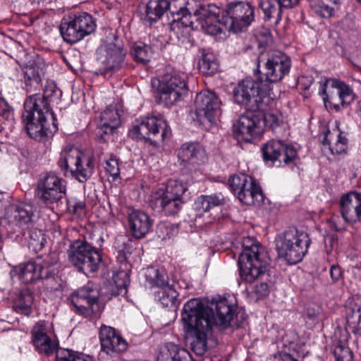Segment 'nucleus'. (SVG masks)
Returning a JSON list of instances; mask_svg holds the SVG:
<instances>
[{
    "label": "nucleus",
    "instance_id": "nucleus-21",
    "mask_svg": "<svg viewBox=\"0 0 361 361\" xmlns=\"http://www.w3.org/2000/svg\"><path fill=\"white\" fill-rule=\"evenodd\" d=\"M47 324L44 321L37 322L31 331L32 342L35 349L40 354L50 355L56 353L58 343L52 340L48 335Z\"/></svg>",
    "mask_w": 361,
    "mask_h": 361
},
{
    "label": "nucleus",
    "instance_id": "nucleus-4",
    "mask_svg": "<svg viewBox=\"0 0 361 361\" xmlns=\"http://www.w3.org/2000/svg\"><path fill=\"white\" fill-rule=\"evenodd\" d=\"M243 246L238 262L239 274L243 281L251 283L265 275L269 259L264 249L257 244Z\"/></svg>",
    "mask_w": 361,
    "mask_h": 361
},
{
    "label": "nucleus",
    "instance_id": "nucleus-57",
    "mask_svg": "<svg viewBox=\"0 0 361 361\" xmlns=\"http://www.w3.org/2000/svg\"><path fill=\"white\" fill-rule=\"evenodd\" d=\"M206 196L212 207L222 205L225 202V198L221 193H217Z\"/></svg>",
    "mask_w": 361,
    "mask_h": 361
},
{
    "label": "nucleus",
    "instance_id": "nucleus-39",
    "mask_svg": "<svg viewBox=\"0 0 361 361\" xmlns=\"http://www.w3.org/2000/svg\"><path fill=\"white\" fill-rule=\"evenodd\" d=\"M146 281L150 287H158L159 289L168 284V277L164 271L154 267H149L145 273Z\"/></svg>",
    "mask_w": 361,
    "mask_h": 361
},
{
    "label": "nucleus",
    "instance_id": "nucleus-3",
    "mask_svg": "<svg viewBox=\"0 0 361 361\" xmlns=\"http://www.w3.org/2000/svg\"><path fill=\"white\" fill-rule=\"evenodd\" d=\"M184 73L172 71L166 73L159 80H152L154 87L157 84V103L170 107L183 99L188 93Z\"/></svg>",
    "mask_w": 361,
    "mask_h": 361
},
{
    "label": "nucleus",
    "instance_id": "nucleus-44",
    "mask_svg": "<svg viewBox=\"0 0 361 361\" xmlns=\"http://www.w3.org/2000/svg\"><path fill=\"white\" fill-rule=\"evenodd\" d=\"M45 242L46 240L41 230L32 228L28 231L27 244L30 250L37 252L43 248Z\"/></svg>",
    "mask_w": 361,
    "mask_h": 361
},
{
    "label": "nucleus",
    "instance_id": "nucleus-20",
    "mask_svg": "<svg viewBox=\"0 0 361 361\" xmlns=\"http://www.w3.org/2000/svg\"><path fill=\"white\" fill-rule=\"evenodd\" d=\"M255 111L246 113L240 116L233 124V131L237 135H241V139L250 142L262 131V121L259 115Z\"/></svg>",
    "mask_w": 361,
    "mask_h": 361
},
{
    "label": "nucleus",
    "instance_id": "nucleus-1",
    "mask_svg": "<svg viewBox=\"0 0 361 361\" xmlns=\"http://www.w3.org/2000/svg\"><path fill=\"white\" fill-rule=\"evenodd\" d=\"M221 13L220 7L207 4L197 10L195 15L201 23V28L209 35H216L226 31L234 33L245 30L255 19V8L247 1H233L228 3Z\"/></svg>",
    "mask_w": 361,
    "mask_h": 361
},
{
    "label": "nucleus",
    "instance_id": "nucleus-41",
    "mask_svg": "<svg viewBox=\"0 0 361 361\" xmlns=\"http://www.w3.org/2000/svg\"><path fill=\"white\" fill-rule=\"evenodd\" d=\"M114 247L118 252V258L121 262H128L133 250L130 240L125 235L117 237L114 242Z\"/></svg>",
    "mask_w": 361,
    "mask_h": 361
},
{
    "label": "nucleus",
    "instance_id": "nucleus-33",
    "mask_svg": "<svg viewBox=\"0 0 361 361\" xmlns=\"http://www.w3.org/2000/svg\"><path fill=\"white\" fill-rule=\"evenodd\" d=\"M42 271L38 264L32 262L20 264L18 268L19 279L25 283H32L44 276Z\"/></svg>",
    "mask_w": 361,
    "mask_h": 361
},
{
    "label": "nucleus",
    "instance_id": "nucleus-28",
    "mask_svg": "<svg viewBox=\"0 0 361 361\" xmlns=\"http://www.w3.org/2000/svg\"><path fill=\"white\" fill-rule=\"evenodd\" d=\"M324 146H327L332 154H341L346 152L348 139L338 129L327 130L322 140Z\"/></svg>",
    "mask_w": 361,
    "mask_h": 361
},
{
    "label": "nucleus",
    "instance_id": "nucleus-43",
    "mask_svg": "<svg viewBox=\"0 0 361 361\" xmlns=\"http://www.w3.org/2000/svg\"><path fill=\"white\" fill-rule=\"evenodd\" d=\"M187 190V187L181 182L176 180H169L165 190L159 191L160 194L183 200V195Z\"/></svg>",
    "mask_w": 361,
    "mask_h": 361
},
{
    "label": "nucleus",
    "instance_id": "nucleus-58",
    "mask_svg": "<svg viewBox=\"0 0 361 361\" xmlns=\"http://www.w3.org/2000/svg\"><path fill=\"white\" fill-rule=\"evenodd\" d=\"M330 275L334 283L338 281L342 275L340 267L332 265L330 269Z\"/></svg>",
    "mask_w": 361,
    "mask_h": 361
},
{
    "label": "nucleus",
    "instance_id": "nucleus-11",
    "mask_svg": "<svg viewBox=\"0 0 361 361\" xmlns=\"http://www.w3.org/2000/svg\"><path fill=\"white\" fill-rule=\"evenodd\" d=\"M133 139L149 141L152 145H157L159 141H164L171 135V128L166 121L156 116L145 117L133 126L129 131Z\"/></svg>",
    "mask_w": 361,
    "mask_h": 361
},
{
    "label": "nucleus",
    "instance_id": "nucleus-55",
    "mask_svg": "<svg viewBox=\"0 0 361 361\" xmlns=\"http://www.w3.org/2000/svg\"><path fill=\"white\" fill-rule=\"evenodd\" d=\"M0 116L8 120L13 116V109L8 104L0 97Z\"/></svg>",
    "mask_w": 361,
    "mask_h": 361
},
{
    "label": "nucleus",
    "instance_id": "nucleus-25",
    "mask_svg": "<svg viewBox=\"0 0 361 361\" xmlns=\"http://www.w3.org/2000/svg\"><path fill=\"white\" fill-rule=\"evenodd\" d=\"M184 202L180 199L169 197L157 192L151 195L149 206L154 211L161 212L166 216H173L182 209Z\"/></svg>",
    "mask_w": 361,
    "mask_h": 361
},
{
    "label": "nucleus",
    "instance_id": "nucleus-32",
    "mask_svg": "<svg viewBox=\"0 0 361 361\" xmlns=\"http://www.w3.org/2000/svg\"><path fill=\"white\" fill-rule=\"evenodd\" d=\"M207 4L200 5L198 8L194 11L193 16L188 13L187 8L183 7H180L179 10L176 12L172 11L171 13L174 16V19L171 23V27L173 30H180V29H188L190 27H192L193 20L192 18H195V20L199 22L201 25L200 21L197 18L195 13L198 10L200 6H206Z\"/></svg>",
    "mask_w": 361,
    "mask_h": 361
},
{
    "label": "nucleus",
    "instance_id": "nucleus-30",
    "mask_svg": "<svg viewBox=\"0 0 361 361\" xmlns=\"http://www.w3.org/2000/svg\"><path fill=\"white\" fill-rule=\"evenodd\" d=\"M346 319L355 334L361 335V298L349 302L346 309Z\"/></svg>",
    "mask_w": 361,
    "mask_h": 361
},
{
    "label": "nucleus",
    "instance_id": "nucleus-62",
    "mask_svg": "<svg viewBox=\"0 0 361 361\" xmlns=\"http://www.w3.org/2000/svg\"><path fill=\"white\" fill-rule=\"evenodd\" d=\"M281 6L286 8H291L298 4L300 0H278Z\"/></svg>",
    "mask_w": 361,
    "mask_h": 361
},
{
    "label": "nucleus",
    "instance_id": "nucleus-42",
    "mask_svg": "<svg viewBox=\"0 0 361 361\" xmlns=\"http://www.w3.org/2000/svg\"><path fill=\"white\" fill-rule=\"evenodd\" d=\"M34 302L33 293L30 289L26 288L21 290L18 299L16 303V307L25 314H29L30 308Z\"/></svg>",
    "mask_w": 361,
    "mask_h": 361
},
{
    "label": "nucleus",
    "instance_id": "nucleus-8",
    "mask_svg": "<svg viewBox=\"0 0 361 361\" xmlns=\"http://www.w3.org/2000/svg\"><path fill=\"white\" fill-rule=\"evenodd\" d=\"M58 164L63 171H70L80 183H85L90 178L94 167L90 157H86L78 148L72 145L64 147Z\"/></svg>",
    "mask_w": 361,
    "mask_h": 361
},
{
    "label": "nucleus",
    "instance_id": "nucleus-38",
    "mask_svg": "<svg viewBox=\"0 0 361 361\" xmlns=\"http://www.w3.org/2000/svg\"><path fill=\"white\" fill-rule=\"evenodd\" d=\"M198 66L202 74L212 75L218 72L219 63L213 54L206 53L202 54Z\"/></svg>",
    "mask_w": 361,
    "mask_h": 361
},
{
    "label": "nucleus",
    "instance_id": "nucleus-51",
    "mask_svg": "<svg viewBox=\"0 0 361 361\" xmlns=\"http://www.w3.org/2000/svg\"><path fill=\"white\" fill-rule=\"evenodd\" d=\"M105 171L111 176L114 179L120 174L119 160L115 156L111 155L105 161Z\"/></svg>",
    "mask_w": 361,
    "mask_h": 361
},
{
    "label": "nucleus",
    "instance_id": "nucleus-35",
    "mask_svg": "<svg viewBox=\"0 0 361 361\" xmlns=\"http://www.w3.org/2000/svg\"><path fill=\"white\" fill-rule=\"evenodd\" d=\"M170 9L169 0H149L146 5V15L149 20L155 21Z\"/></svg>",
    "mask_w": 361,
    "mask_h": 361
},
{
    "label": "nucleus",
    "instance_id": "nucleus-37",
    "mask_svg": "<svg viewBox=\"0 0 361 361\" xmlns=\"http://www.w3.org/2000/svg\"><path fill=\"white\" fill-rule=\"evenodd\" d=\"M260 6L267 20L273 18L275 20V24L279 23L281 19L283 6L279 5L278 0H262Z\"/></svg>",
    "mask_w": 361,
    "mask_h": 361
},
{
    "label": "nucleus",
    "instance_id": "nucleus-50",
    "mask_svg": "<svg viewBox=\"0 0 361 361\" xmlns=\"http://www.w3.org/2000/svg\"><path fill=\"white\" fill-rule=\"evenodd\" d=\"M334 354L337 361L353 360V353L345 344L338 343L334 348Z\"/></svg>",
    "mask_w": 361,
    "mask_h": 361
},
{
    "label": "nucleus",
    "instance_id": "nucleus-45",
    "mask_svg": "<svg viewBox=\"0 0 361 361\" xmlns=\"http://www.w3.org/2000/svg\"><path fill=\"white\" fill-rule=\"evenodd\" d=\"M92 357L73 351L68 349L61 348L57 350L55 361H92Z\"/></svg>",
    "mask_w": 361,
    "mask_h": 361
},
{
    "label": "nucleus",
    "instance_id": "nucleus-19",
    "mask_svg": "<svg viewBox=\"0 0 361 361\" xmlns=\"http://www.w3.org/2000/svg\"><path fill=\"white\" fill-rule=\"evenodd\" d=\"M328 80L321 82L319 83V93L322 96V99L324 104L329 103L334 106L336 109H339L340 102L341 106L350 104L354 100V94L353 90L349 86L343 82H339L335 88L330 91L329 93L326 92Z\"/></svg>",
    "mask_w": 361,
    "mask_h": 361
},
{
    "label": "nucleus",
    "instance_id": "nucleus-24",
    "mask_svg": "<svg viewBox=\"0 0 361 361\" xmlns=\"http://www.w3.org/2000/svg\"><path fill=\"white\" fill-rule=\"evenodd\" d=\"M128 222L132 235L141 239L149 233L154 220L145 212L132 209L128 212Z\"/></svg>",
    "mask_w": 361,
    "mask_h": 361
},
{
    "label": "nucleus",
    "instance_id": "nucleus-56",
    "mask_svg": "<svg viewBox=\"0 0 361 361\" xmlns=\"http://www.w3.org/2000/svg\"><path fill=\"white\" fill-rule=\"evenodd\" d=\"M196 209L204 212L211 209V205L206 195L199 197L195 202Z\"/></svg>",
    "mask_w": 361,
    "mask_h": 361
},
{
    "label": "nucleus",
    "instance_id": "nucleus-13",
    "mask_svg": "<svg viewBox=\"0 0 361 361\" xmlns=\"http://www.w3.org/2000/svg\"><path fill=\"white\" fill-rule=\"evenodd\" d=\"M228 182L233 193L242 203L257 207L263 204L264 197L260 186L245 174L233 176Z\"/></svg>",
    "mask_w": 361,
    "mask_h": 361
},
{
    "label": "nucleus",
    "instance_id": "nucleus-18",
    "mask_svg": "<svg viewBox=\"0 0 361 361\" xmlns=\"http://www.w3.org/2000/svg\"><path fill=\"white\" fill-rule=\"evenodd\" d=\"M221 102L217 95L212 91L204 90L195 97V114L198 119L203 118L213 122L221 114Z\"/></svg>",
    "mask_w": 361,
    "mask_h": 361
},
{
    "label": "nucleus",
    "instance_id": "nucleus-48",
    "mask_svg": "<svg viewBox=\"0 0 361 361\" xmlns=\"http://www.w3.org/2000/svg\"><path fill=\"white\" fill-rule=\"evenodd\" d=\"M42 61V59L41 58L37 56L35 60L30 61L28 63L26 64L24 73L28 80H35L36 81L39 80L40 71L42 70L40 67Z\"/></svg>",
    "mask_w": 361,
    "mask_h": 361
},
{
    "label": "nucleus",
    "instance_id": "nucleus-61",
    "mask_svg": "<svg viewBox=\"0 0 361 361\" xmlns=\"http://www.w3.org/2000/svg\"><path fill=\"white\" fill-rule=\"evenodd\" d=\"M115 283L118 287V290L113 293L114 295H125L127 293V281L125 280L121 283H119L118 281L115 279Z\"/></svg>",
    "mask_w": 361,
    "mask_h": 361
},
{
    "label": "nucleus",
    "instance_id": "nucleus-23",
    "mask_svg": "<svg viewBox=\"0 0 361 361\" xmlns=\"http://www.w3.org/2000/svg\"><path fill=\"white\" fill-rule=\"evenodd\" d=\"M99 339L103 351L107 354L119 353L127 348L125 339L111 326H101Z\"/></svg>",
    "mask_w": 361,
    "mask_h": 361
},
{
    "label": "nucleus",
    "instance_id": "nucleus-15",
    "mask_svg": "<svg viewBox=\"0 0 361 361\" xmlns=\"http://www.w3.org/2000/svg\"><path fill=\"white\" fill-rule=\"evenodd\" d=\"M264 89L262 82L252 79H245L240 82L233 90L235 102L245 106L252 111H255L262 102Z\"/></svg>",
    "mask_w": 361,
    "mask_h": 361
},
{
    "label": "nucleus",
    "instance_id": "nucleus-26",
    "mask_svg": "<svg viewBox=\"0 0 361 361\" xmlns=\"http://www.w3.org/2000/svg\"><path fill=\"white\" fill-rule=\"evenodd\" d=\"M119 125L120 116L117 110L111 107L107 108L100 114L95 134L101 140L106 141V136L112 134Z\"/></svg>",
    "mask_w": 361,
    "mask_h": 361
},
{
    "label": "nucleus",
    "instance_id": "nucleus-31",
    "mask_svg": "<svg viewBox=\"0 0 361 361\" xmlns=\"http://www.w3.org/2000/svg\"><path fill=\"white\" fill-rule=\"evenodd\" d=\"M34 217L32 206L27 204L17 205L8 214L9 221L19 226H29L34 221Z\"/></svg>",
    "mask_w": 361,
    "mask_h": 361
},
{
    "label": "nucleus",
    "instance_id": "nucleus-63",
    "mask_svg": "<svg viewBox=\"0 0 361 361\" xmlns=\"http://www.w3.org/2000/svg\"><path fill=\"white\" fill-rule=\"evenodd\" d=\"M85 204L82 201L75 202L73 205V212L75 213L82 212L85 209Z\"/></svg>",
    "mask_w": 361,
    "mask_h": 361
},
{
    "label": "nucleus",
    "instance_id": "nucleus-64",
    "mask_svg": "<svg viewBox=\"0 0 361 361\" xmlns=\"http://www.w3.org/2000/svg\"><path fill=\"white\" fill-rule=\"evenodd\" d=\"M356 113L361 118V100L357 103Z\"/></svg>",
    "mask_w": 361,
    "mask_h": 361
},
{
    "label": "nucleus",
    "instance_id": "nucleus-27",
    "mask_svg": "<svg viewBox=\"0 0 361 361\" xmlns=\"http://www.w3.org/2000/svg\"><path fill=\"white\" fill-rule=\"evenodd\" d=\"M178 157L182 162L192 166L200 165L206 161L204 150L196 144H183L178 152Z\"/></svg>",
    "mask_w": 361,
    "mask_h": 361
},
{
    "label": "nucleus",
    "instance_id": "nucleus-17",
    "mask_svg": "<svg viewBox=\"0 0 361 361\" xmlns=\"http://www.w3.org/2000/svg\"><path fill=\"white\" fill-rule=\"evenodd\" d=\"M263 159L271 164L279 162L289 164L297 157V151L291 145H287L281 140H271L262 147Z\"/></svg>",
    "mask_w": 361,
    "mask_h": 361
},
{
    "label": "nucleus",
    "instance_id": "nucleus-2",
    "mask_svg": "<svg viewBox=\"0 0 361 361\" xmlns=\"http://www.w3.org/2000/svg\"><path fill=\"white\" fill-rule=\"evenodd\" d=\"M198 305L197 300H188L183 307L182 320L185 331L193 336L190 342L191 350L196 355L202 356L207 350V334L212 328L207 319L195 315Z\"/></svg>",
    "mask_w": 361,
    "mask_h": 361
},
{
    "label": "nucleus",
    "instance_id": "nucleus-7",
    "mask_svg": "<svg viewBox=\"0 0 361 361\" xmlns=\"http://www.w3.org/2000/svg\"><path fill=\"white\" fill-rule=\"evenodd\" d=\"M69 262L80 272L87 276L99 270L102 256L98 250L83 240L73 241L68 250Z\"/></svg>",
    "mask_w": 361,
    "mask_h": 361
},
{
    "label": "nucleus",
    "instance_id": "nucleus-6",
    "mask_svg": "<svg viewBox=\"0 0 361 361\" xmlns=\"http://www.w3.org/2000/svg\"><path fill=\"white\" fill-rule=\"evenodd\" d=\"M51 94L48 93L46 90L43 94H34L28 97L24 104V112L23 114V121L26 126V128L30 132V134L35 137H40L42 132V126H36L32 121L35 120V113L37 114V121H44V118H47L50 116L53 120L54 132L58 130V126L56 123L54 114L51 111L49 108V97Z\"/></svg>",
    "mask_w": 361,
    "mask_h": 361
},
{
    "label": "nucleus",
    "instance_id": "nucleus-40",
    "mask_svg": "<svg viewBox=\"0 0 361 361\" xmlns=\"http://www.w3.org/2000/svg\"><path fill=\"white\" fill-rule=\"evenodd\" d=\"M152 54L151 47L141 42L135 43L130 50L133 59L142 64H146L150 61Z\"/></svg>",
    "mask_w": 361,
    "mask_h": 361
},
{
    "label": "nucleus",
    "instance_id": "nucleus-46",
    "mask_svg": "<svg viewBox=\"0 0 361 361\" xmlns=\"http://www.w3.org/2000/svg\"><path fill=\"white\" fill-rule=\"evenodd\" d=\"M44 276L40 277L43 281L44 289L48 293H54L61 288V279L52 274L51 270H43Z\"/></svg>",
    "mask_w": 361,
    "mask_h": 361
},
{
    "label": "nucleus",
    "instance_id": "nucleus-9",
    "mask_svg": "<svg viewBox=\"0 0 361 361\" xmlns=\"http://www.w3.org/2000/svg\"><path fill=\"white\" fill-rule=\"evenodd\" d=\"M290 67V57L277 50L261 53L257 58V71L269 82L281 81Z\"/></svg>",
    "mask_w": 361,
    "mask_h": 361
},
{
    "label": "nucleus",
    "instance_id": "nucleus-52",
    "mask_svg": "<svg viewBox=\"0 0 361 361\" xmlns=\"http://www.w3.org/2000/svg\"><path fill=\"white\" fill-rule=\"evenodd\" d=\"M59 260V255L56 252H51L44 258L42 263L38 265L40 269L50 270V268L57 264Z\"/></svg>",
    "mask_w": 361,
    "mask_h": 361
},
{
    "label": "nucleus",
    "instance_id": "nucleus-60",
    "mask_svg": "<svg viewBox=\"0 0 361 361\" xmlns=\"http://www.w3.org/2000/svg\"><path fill=\"white\" fill-rule=\"evenodd\" d=\"M274 358L276 361H298L293 355L285 352H279L274 355Z\"/></svg>",
    "mask_w": 361,
    "mask_h": 361
},
{
    "label": "nucleus",
    "instance_id": "nucleus-12",
    "mask_svg": "<svg viewBox=\"0 0 361 361\" xmlns=\"http://www.w3.org/2000/svg\"><path fill=\"white\" fill-rule=\"evenodd\" d=\"M68 300L75 312L89 319L99 317L102 311L97 291L88 286L73 292Z\"/></svg>",
    "mask_w": 361,
    "mask_h": 361
},
{
    "label": "nucleus",
    "instance_id": "nucleus-34",
    "mask_svg": "<svg viewBox=\"0 0 361 361\" xmlns=\"http://www.w3.org/2000/svg\"><path fill=\"white\" fill-rule=\"evenodd\" d=\"M71 14L83 38L94 32L96 23L90 14L87 12L71 13Z\"/></svg>",
    "mask_w": 361,
    "mask_h": 361
},
{
    "label": "nucleus",
    "instance_id": "nucleus-53",
    "mask_svg": "<svg viewBox=\"0 0 361 361\" xmlns=\"http://www.w3.org/2000/svg\"><path fill=\"white\" fill-rule=\"evenodd\" d=\"M306 317L313 323H317L322 319V308L317 305L308 307L306 309Z\"/></svg>",
    "mask_w": 361,
    "mask_h": 361
},
{
    "label": "nucleus",
    "instance_id": "nucleus-54",
    "mask_svg": "<svg viewBox=\"0 0 361 361\" xmlns=\"http://www.w3.org/2000/svg\"><path fill=\"white\" fill-rule=\"evenodd\" d=\"M259 115L262 121V127L264 126H267L269 128H274V127L279 126V118L276 115L269 113Z\"/></svg>",
    "mask_w": 361,
    "mask_h": 361
},
{
    "label": "nucleus",
    "instance_id": "nucleus-47",
    "mask_svg": "<svg viewBox=\"0 0 361 361\" xmlns=\"http://www.w3.org/2000/svg\"><path fill=\"white\" fill-rule=\"evenodd\" d=\"M330 0H310V6L314 11L323 18L332 16L334 8L329 4Z\"/></svg>",
    "mask_w": 361,
    "mask_h": 361
},
{
    "label": "nucleus",
    "instance_id": "nucleus-49",
    "mask_svg": "<svg viewBox=\"0 0 361 361\" xmlns=\"http://www.w3.org/2000/svg\"><path fill=\"white\" fill-rule=\"evenodd\" d=\"M35 120L32 121V122L36 125V126H39V127L40 128L42 126V130H40L39 133L42 132V135H40V137H33L31 134H30V132L27 129L25 128V130L27 132V133L28 134V135L34 139V140H44L45 137H47V136H49L50 134H52L54 132V129L51 130L50 129L49 127H48L47 126V118H44V121H37V113H35ZM25 128H26V126H25Z\"/></svg>",
    "mask_w": 361,
    "mask_h": 361
},
{
    "label": "nucleus",
    "instance_id": "nucleus-29",
    "mask_svg": "<svg viewBox=\"0 0 361 361\" xmlns=\"http://www.w3.org/2000/svg\"><path fill=\"white\" fill-rule=\"evenodd\" d=\"M75 23L71 13L62 18L59 26L60 33L63 40L71 44H75L83 39Z\"/></svg>",
    "mask_w": 361,
    "mask_h": 361
},
{
    "label": "nucleus",
    "instance_id": "nucleus-16",
    "mask_svg": "<svg viewBox=\"0 0 361 361\" xmlns=\"http://www.w3.org/2000/svg\"><path fill=\"white\" fill-rule=\"evenodd\" d=\"M101 60L104 65L103 68L99 70L102 75H111L114 72L124 66L126 51L123 50L122 42L118 39L116 38L114 42L106 44L101 49Z\"/></svg>",
    "mask_w": 361,
    "mask_h": 361
},
{
    "label": "nucleus",
    "instance_id": "nucleus-5",
    "mask_svg": "<svg viewBox=\"0 0 361 361\" xmlns=\"http://www.w3.org/2000/svg\"><path fill=\"white\" fill-rule=\"evenodd\" d=\"M310 244L307 233L291 227L278 237L276 246L279 257L283 258L288 264H295L302 259Z\"/></svg>",
    "mask_w": 361,
    "mask_h": 361
},
{
    "label": "nucleus",
    "instance_id": "nucleus-22",
    "mask_svg": "<svg viewBox=\"0 0 361 361\" xmlns=\"http://www.w3.org/2000/svg\"><path fill=\"white\" fill-rule=\"evenodd\" d=\"M342 217L349 224L361 221V193L353 191L343 195L341 200Z\"/></svg>",
    "mask_w": 361,
    "mask_h": 361
},
{
    "label": "nucleus",
    "instance_id": "nucleus-59",
    "mask_svg": "<svg viewBox=\"0 0 361 361\" xmlns=\"http://www.w3.org/2000/svg\"><path fill=\"white\" fill-rule=\"evenodd\" d=\"M255 290L256 293H257L261 297L268 295L269 292V286L267 283H261L259 284H257L255 287Z\"/></svg>",
    "mask_w": 361,
    "mask_h": 361
},
{
    "label": "nucleus",
    "instance_id": "nucleus-10",
    "mask_svg": "<svg viewBox=\"0 0 361 361\" xmlns=\"http://www.w3.org/2000/svg\"><path fill=\"white\" fill-rule=\"evenodd\" d=\"M199 302V307L196 308L195 315L198 318H204L207 320L209 325L225 329L230 325L233 318L235 307L226 299H220L214 301L212 300L209 305H204L200 299L192 298Z\"/></svg>",
    "mask_w": 361,
    "mask_h": 361
},
{
    "label": "nucleus",
    "instance_id": "nucleus-36",
    "mask_svg": "<svg viewBox=\"0 0 361 361\" xmlns=\"http://www.w3.org/2000/svg\"><path fill=\"white\" fill-rule=\"evenodd\" d=\"M178 294L173 286L169 284L159 289L154 293V297L164 307H176Z\"/></svg>",
    "mask_w": 361,
    "mask_h": 361
},
{
    "label": "nucleus",
    "instance_id": "nucleus-14",
    "mask_svg": "<svg viewBox=\"0 0 361 361\" xmlns=\"http://www.w3.org/2000/svg\"><path fill=\"white\" fill-rule=\"evenodd\" d=\"M66 186L64 180L54 173H48L37 181L36 194L44 204L59 202L66 195Z\"/></svg>",
    "mask_w": 361,
    "mask_h": 361
}]
</instances>
